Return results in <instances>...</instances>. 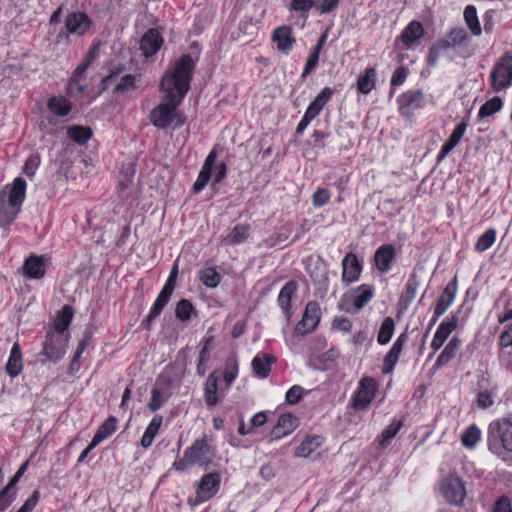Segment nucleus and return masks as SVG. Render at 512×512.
<instances>
[{
    "label": "nucleus",
    "mask_w": 512,
    "mask_h": 512,
    "mask_svg": "<svg viewBox=\"0 0 512 512\" xmlns=\"http://www.w3.org/2000/svg\"><path fill=\"white\" fill-rule=\"evenodd\" d=\"M194 67L193 58L188 54L182 55L163 75L160 89L165 93V98L152 108L148 116L155 128L178 129L185 124L186 117L178 107L190 89Z\"/></svg>",
    "instance_id": "nucleus-1"
},
{
    "label": "nucleus",
    "mask_w": 512,
    "mask_h": 512,
    "mask_svg": "<svg viewBox=\"0 0 512 512\" xmlns=\"http://www.w3.org/2000/svg\"><path fill=\"white\" fill-rule=\"evenodd\" d=\"M216 449L213 445V437L203 434L189 446L183 457L175 461L172 468L177 471H185L188 466L198 465L208 467L214 460Z\"/></svg>",
    "instance_id": "nucleus-2"
},
{
    "label": "nucleus",
    "mask_w": 512,
    "mask_h": 512,
    "mask_svg": "<svg viewBox=\"0 0 512 512\" xmlns=\"http://www.w3.org/2000/svg\"><path fill=\"white\" fill-rule=\"evenodd\" d=\"M26 182L16 178L12 185L5 186L0 191V226L10 225L20 212L25 199Z\"/></svg>",
    "instance_id": "nucleus-3"
},
{
    "label": "nucleus",
    "mask_w": 512,
    "mask_h": 512,
    "mask_svg": "<svg viewBox=\"0 0 512 512\" xmlns=\"http://www.w3.org/2000/svg\"><path fill=\"white\" fill-rule=\"evenodd\" d=\"M489 450L504 458L506 452H512V422L507 418L492 421L488 428Z\"/></svg>",
    "instance_id": "nucleus-4"
},
{
    "label": "nucleus",
    "mask_w": 512,
    "mask_h": 512,
    "mask_svg": "<svg viewBox=\"0 0 512 512\" xmlns=\"http://www.w3.org/2000/svg\"><path fill=\"white\" fill-rule=\"evenodd\" d=\"M512 85V54L502 55L490 74V86L494 92L505 91Z\"/></svg>",
    "instance_id": "nucleus-5"
},
{
    "label": "nucleus",
    "mask_w": 512,
    "mask_h": 512,
    "mask_svg": "<svg viewBox=\"0 0 512 512\" xmlns=\"http://www.w3.org/2000/svg\"><path fill=\"white\" fill-rule=\"evenodd\" d=\"M221 476L219 473L212 472L202 476L197 487L194 499H189L191 506H196L213 498L220 489Z\"/></svg>",
    "instance_id": "nucleus-6"
},
{
    "label": "nucleus",
    "mask_w": 512,
    "mask_h": 512,
    "mask_svg": "<svg viewBox=\"0 0 512 512\" xmlns=\"http://www.w3.org/2000/svg\"><path fill=\"white\" fill-rule=\"evenodd\" d=\"M68 338V333L47 331L42 354L53 362L59 361L66 352Z\"/></svg>",
    "instance_id": "nucleus-7"
},
{
    "label": "nucleus",
    "mask_w": 512,
    "mask_h": 512,
    "mask_svg": "<svg viewBox=\"0 0 512 512\" xmlns=\"http://www.w3.org/2000/svg\"><path fill=\"white\" fill-rule=\"evenodd\" d=\"M378 386L372 377L360 379L358 388L355 391L351 405L356 410H365L375 398Z\"/></svg>",
    "instance_id": "nucleus-8"
},
{
    "label": "nucleus",
    "mask_w": 512,
    "mask_h": 512,
    "mask_svg": "<svg viewBox=\"0 0 512 512\" xmlns=\"http://www.w3.org/2000/svg\"><path fill=\"white\" fill-rule=\"evenodd\" d=\"M441 492L448 502L456 505L462 503L466 496L464 484L456 474H449L443 478Z\"/></svg>",
    "instance_id": "nucleus-9"
},
{
    "label": "nucleus",
    "mask_w": 512,
    "mask_h": 512,
    "mask_svg": "<svg viewBox=\"0 0 512 512\" xmlns=\"http://www.w3.org/2000/svg\"><path fill=\"white\" fill-rule=\"evenodd\" d=\"M99 54V45L94 44L90 47L87 52L83 63L80 64L73 72L72 77L68 84V92L70 94H81L84 91L85 86L80 83L82 76L84 75L87 68L97 58Z\"/></svg>",
    "instance_id": "nucleus-10"
},
{
    "label": "nucleus",
    "mask_w": 512,
    "mask_h": 512,
    "mask_svg": "<svg viewBox=\"0 0 512 512\" xmlns=\"http://www.w3.org/2000/svg\"><path fill=\"white\" fill-rule=\"evenodd\" d=\"M319 307L316 302H309L301 321L296 326V332L305 335L312 332L319 323Z\"/></svg>",
    "instance_id": "nucleus-11"
},
{
    "label": "nucleus",
    "mask_w": 512,
    "mask_h": 512,
    "mask_svg": "<svg viewBox=\"0 0 512 512\" xmlns=\"http://www.w3.org/2000/svg\"><path fill=\"white\" fill-rule=\"evenodd\" d=\"M91 21L83 12H71L65 18V28L69 34L82 36L90 28Z\"/></svg>",
    "instance_id": "nucleus-12"
},
{
    "label": "nucleus",
    "mask_w": 512,
    "mask_h": 512,
    "mask_svg": "<svg viewBox=\"0 0 512 512\" xmlns=\"http://www.w3.org/2000/svg\"><path fill=\"white\" fill-rule=\"evenodd\" d=\"M408 336L405 333H402L398 336L396 341L393 343L391 349L385 355L383 360V368L382 372L384 374L392 373L394 367L402 353L403 346L407 342Z\"/></svg>",
    "instance_id": "nucleus-13"
},
{
    "label": "nucleus",
    "mask_w": 512,
    "mask_h": 512,
    "mask_svg": "<svg viewBox=\"0 0 512 512\" xmlns=\"http://www.w3.org/2000/svg\"><path fill=\"white\" fill-rule=\"evenodd\" d=\"M456 291L457 286L455 282H450L446 285L436 302L434 308V317L432 319L433 324L436 323L437 319L443 315L453 303L456 296Z\"/></svg>",
    "instance_id": "nucleus-14"
},
{
    "label": "nucleus",
    "mask_w": 512,
    "mask_h": 512,
    "mask_svg": "<svg viewBox=\"0 0 512 512\" xmlns=\"http://www.w3.org/2000/svg\"><path fill=\"white\" fill-rule=\"evenodd\" d=\"M395 257L396 249L393 245H381L374 254L376 268L382 273H387L391 269V264Z\"/></svg>",
    "instance_id": "nucleus-15"
},
{
    "label": "nucleus",
    "mask_w": 512,
    "mask_h": 512,
    "mask_svg": "<svg viewBox=\"0 0 512 512\" xmlns=\"http://www.w3.org/2000/svg\"><path fill=\"white\" fill-rule=\"evenodd\" d=\"M424 35V28L418 21H411L401 35L396 39V42L400 41L405 49L411 48L418 40Z\"/></svg>",
    "instance_id": "nucleus-16"
},
{
    "label": "nucleus",
    "mask_w": 512,
    "mask_h": 512,
    "mask_svg": "<svg viewBox=\"0 0 512 512\" xmlns=\"http://www.w3.org/2000/svg\"><path fill=\"white\" fill-rule=\"evenodd\" d=\"M361 273V265L356 255L348 253L342 260V280L346 283L356 281Z\"/></svg>",
    "instance_id": "nucleus-17"
},
{
    "label": "nucleus",
    "mask_w": 512,
    "mask_h": 512,
    "mask_svg": "<svg viewBox=\"0 0 512 512\" xmlns=\"http://www.w3.org/2000/svg\"><path fill=\"white\" fill-rule=\"evenodd\" d=\"M272 41L280 52L288 53L295 43L291 27L281 26L275 29L272 34Z\"/></svg>",
    "instance_id": "nucleus-18"
},
{
    "label": "nucleus",
    "mask_w": 512,
    "mask_h": 512,
    "mask_svg": "<svg viewBox=\"0 0 512 512\" xmlns=\"http://www.w3.org/2000/svg\"><path fill=\"white\" fill-rule=\"evenodd\" d=\"M163 43V39L156 29L148 30L140 41V49L145 57L157 53Z\"/></svg>",
    "instance_id": "nucleus-19"
},
{
    "label": "nucleus",
    "mask_w": 512,
    "mask_h": 512,
    "mask_svg": "<svg viewBox=\"0 0 512 512\" xmlns=\"http://www.w3.org/2000/svg\"><path fill=\"white\" fill-rule=\"evenodd\" d=\"M419 285V276L415 272H412L406 282L405 289L399 298V306L403 310L406 311L415 299Z\"/></svg>",
    "instance_id": "nucleus-20"
},
{
    "label": "nucleus",
    "mask_w": 512,
    "mask_h": 512,
    "mask_svg": "<svg viewBox=\"0 0 512 512\" xmlns=\"http://www.w3.org/2000/svg\"><path fill=\"white\" fill-rule=\"evenodd\" d=\"M467 128V123L462 121L460 122L451 133L450 137L446 141V143L442 146L437 161H442L461 141L465 131Z\"/></svg>",
    "instance_id": "nucleus-21"
},
{
    "label": "nucleus",
    "mask_w": 512,
    "mask_h": 512,
    "mask_svg": "<svg viewBox=\"0 0 512 512\" xmlns=\"http://www.w3.org/2000/svg\"><path fill=\"white\" fill-rule=\"evenodd\" d=\"M172 295V292H169L167 290L162 289L159 293L157 299L155 300L150 313L146 317L145 320L142 322V326L146 329H149L150 324L161 314L164 307L167 305V303L170 300V297Z\"/></svg>",
    "instance_id": "nucleus-22"
},
{
    "label": "nucleus",
    "mask_w": 512,
    "mask_h": 512,
    "mask_svg": "<svg viewBox=\"0 0 512 512\" xmlns=\"http://www.w3.org/2000/svg\"><path fill=\"white\" fill-rule=\"evenodd\" d=\"M298 284L295 280L288 281L280 290L277 302L287 318L290 317L291 299L297 291Z\"/></svg>",
    "instance_id": "nucleus-23"
},
{
    "label": "nucleus",
    "mask_w": 512,
    "mask_h": 512,
    "mask_svg": "<svg viewBox=\"0 0 512 512\" xmlns=\"http://www.w3.org/2000/svg\"><path fill=\"white\" fill-rule=\"evenodd\" d=\"M169 397V392L163 387L161 380L158 379L151 390V399L147 406L151 411L155 412L168 401Z\"/></svg>",
    "instance_id": "nucleus-24"
},
{
    "label": "nucleus",
    "mask_w": 512,
    "mask_h": 512,
    "mask_svg": "<svg viewBox=\"0 0 512 512\" xmlns=\"http://www.w3.org/2000/svg\"><path fill=\"white\" fill-rule=\"evenodd\" d=\"M276 359L270 354H258L252 360V368L257 376L266 378L271 370V365Z\"/></svg>",
    "instance_id": "nucleus-25"
},
{
    "label": "nucleus",
    "mask_w": 512,
    "mask_h": 512,
    "mask_svg": "<svg viewBox=\"0 0 512 512\" xmlns=\"http://www.w3.org/2000/svg\"><path fill=\"white\" fill-rule=\"evenodd\" d=\"M24 273L29 278L39 279L45 275L44 259L39 256H30L23 265Z\"/></svg>",
    "instance_id": "nucleus-26"
},
{
    "label": "nucleus",
    "mask_w": 512,
    "mask_h": 512,
    "mask_svg": "<svg viewBox=\"0 0 512 512\" xmlns=\"http://www.w3.org/2000/svg\"><path fill=\"white\" fill-rule=\"evenodd\" d=\"M73 318V309L72 307L65 305L62 309L57 313L53 326L48 329V331H55L57 333H66L67 328L69 327Z\"/></svg>",
    "instance_id": "nucleus-27"
},
{
    "label": "nucleus",
    "mask_w": 512,
    "mask_h": 512,
    "mask_svg": "<svg viewBox=\"0 0 512 512\" xmlns=\"http://www.w3.org/2000/svg\"><path fill=\"white\" fill-rule=\"evenodd\" d=\"M22 369L23 363L20 346L18 343H15L10 351V356L6 364V372L11 377H16L21 373Z\"/></svg>",
    "instance_id": "nucleus-28"
},
{
    "label": "nucleus",
    "mask_w": 512,
    "mask_h": 512,
    "mask_svg": "<svg viewBox=\"0 0 512 512\" xmlns=\"http://www.w3.org/2000/svg\"><path fill=\"white\" fill-rule=\"evenodd\" d=\"M462 341L458 337H452V339L444 347L443 351L438 356L435 366L441 368L445 366L450 360L455 358L456 352L459 349Z\"/></svg>",
    "instance_id": "nucleus-29"
},
{
    "label": "nucleus",
    "mask_w": 512,
    "mask_h": 512,
    "mask_svg": "<svg viewBox=\"0 0 512 512\" xmlns=\"http://www.w3.org/2000/svg\"><path fill=\"white\" fill-rule=\"evenodd\" d=\"M218 389V376L215 373H211L205 383L204 387V400L207 407L212 408L218 402L217 396Z\"/></svg>",
    "instance_id": "nucleus-30"
},
{
    "label": "nucleus",
    "mask_w": 512,
    "mask_h": 512,
    "mask_svg": "<svg viewBox=\"0 0 512 512\" xmlns=\"http://www.w3.org/2000/svg\"><path fill=\"white\" fill-rule=\"evenodd\" d=\"M248 232V225L238 224L227 236L222 238L221 243L225 246L240 244L248 238Z\"/></svg>",
    "instance_id": "nucleus-31"
},
{
    "label": "nucleus",
    "mask_w": 512,
    "mask_h": 512,
    "mask_svg": "<svg viewBox=\"0 0 512 512\" xmlns=\"http://www.w3.org/2000/svg\"><path fill=\"white\" fill-rule=\"evenodd\" d=\"M162 420L163 419L161 416H154L153 419L151 420V422L149 423V425L147 426V428L141 438V441H140V445L144 449H147L148 447H150L152 445L156 435L159 432L160 426L162 424Z\"/></svg>",
    "instance_id": "nucleus-32"
},
{
    "label": "nucleus",
    "mask_w": 512,
    "mask_h": 512,
    "mask_svg": "<svg viewBox=\"0 0 512 512\" xmlns=\"http://www.w3.org/2000/svg\"><path fill=\"white\" fill-rule=\"evenodd\" d=\"M322 444V438L319 436H308L306 437L299 447L296 449V456L298 457H309L314 451H316Z\"/></svg>",
    "instance_id": "nucleus-33"
},
{
    "label": "nucleus",
    "mask_w": 512,
    "mask_h": 512,
    "mask_svg": "<svg viewBox=\"0 0 512 512\" xmlns=\"http://www.w3.org/2000/svg\"><path fill=\"white\" fill-rule=\"evenodd\" d=\"M295 427L296 418L290 414H283L279 417L273 433L276 437H281L291 433Z\"/></svg>",
    "instance_id": "nucleus-34"
},
{
    "label": "nucleus",
    "mask_w": 512,
    "mask_h": 512,
    "mask_svg": "<svg viewBox=\"0 0 512 512\" xmlns=\"http://www.w3.org/2000/svg\"><path fill=\"white\" fill-rule=\"evenodd\" d=\"M464 20L472 35L480 36L482 33L481 25L477 16L475 6L468 5L464 9Z\"/></svg>",
    "instance_id": "nucleus-35"
},
{
    "label": "nucleus",
    "mask_w": 512,
    "mask_h": 512,
    "mask_svg": "<svg viewBox=\"0 0 512 512\" xmlns=\"http://www.w3.org/2000/svg\"><path fill=\"white\" fill-rule=\"evenodd\" d=\"M117 422L118 420L116 417L109 416L96 431L93 437L95 442H98L100 444L103 440L112 435L116 430Z\"/></svg>",
    "instance_id": "nucleus-36"
},
{
    "label": "nucleus",
    "mask_w": 512,
    "mask_h": 512,
    "mask_svg": "<svg viewBox=\"0 0 512 512\" xmlns=\"http://www.w3.org/2000/svg\"><path fill=\"white\" fill-rule=\"evenodd\" d=\"M376 71L374 68H368L364 75L357 80V89L362 94L370 93L375 87Z\"/></svg>",
    "instance_id": "nucleus-37"
},
{
    "label": "nucleus",
    "mask_w": 512,
    "mask_h": 512,
    "mask_svg": "<svg viewBox=\"0 0 512 512\" xmlns=\"http://www.w3.org/2000/svg\"><path fill=\"white\" fill-rule=\"evenodd\" d=\"M356 310L361 309L373 297V289L370 286L361 285L351 295Z\"/></svg>",
    "instance_id": "nucleus-38"
},
{
    "label": "nucleus",
    "mask_w": 512,
    "mask_h": 512,
    "mask_svg": "<svg viewBox=\"0 0 512 512\" xmlns=\"http://www.w3.org/2000/svg\"><path fill=\"white\" fill-rule=\"evenodd\" d=\"M48 108L58 116H66L71 111V103L64 97H52L48 101Z\"/></svg>",
    "instance_id": "nucleus-39"
},
{
    "label": "nucleus",
    "mask_w": 512,
    "mask_h": 512,
    "mask_svg": "<svg viewBox=\"0 0 512 512\" xmlns=\"http://www.w3.org/2000/svg\"><path fill=\"white\" fill-rule=\"evenodd\" d=\"M199 279L206 287L215 288L220 283L221 275L214 267H207L199 271Z\"/></svg>",
    "instance_id": "nucleus-40"
},
{
    "label": "nucleus",
    "mask_w": 512,
    "mask_h": 512,
    "mask_svg": "<svg viewBox=\"0 0 512 512\" xmlns=\"http://www.w3.org/2000/svg\"><path fill=\"white\" fill-rule=\"evenodd\" d=\"M69 137L77 144L84 145L92 136V131L89 127L71 126L67 131Z\"/></svg>",
    "instance_id": "nucleus-41"
},
{
    "label": "nucleus",
    "mask_w": 512,
    "mask_h": 512,
    "mask_svg": "<svg viewBox=\"0 0 512 512\" xmlns=\"http://www.w3.org/2000/svg\"><path fill=\"white\" fill-rule=\"evenodd\" d=\"M394 330H395L394 320L391 317H386L383 320L380 330L378 332L377 342L380 345L387 344L391 340Z\"/></svg>",
    "instance_id": "nucleus-42"
},
{
    "label": "nucleus",
    "mask_w": 512,
    "mask_h": 512,
    "mask_svg": "<svg viewBox=\"0 0 512 512\" xmlns=\"http://www.w3.org/2000/svg\"><path fill=\"white\" fill-rule=\"evenodd\" d=\"M468 39V34L462 27L452 29L446 39L439 40L449 45V49L457 45H461Z\"/></svg>",
    "instance_id": "nucleus-43"
},
{
    "label": "nucleus",
    "mask_w": 512,
    "mask_h": 512,
    "mask_svg": "<svg viewBox=\"0 0 512 512\" xmlns=\"http://www.w3.org/2000/svg\"><path fill=\"white\" fill-rule=\"evenodd\" d=\"M503 105L502 99L500 97H493L490 100L486 101L479 109L478 116L480 118L488 117L494 115L498 111L501 110Z\"/></svg>",
    "instance_id": "nucleus-44"
},
{
    "label": "nucleus",
    "mask_w": 512,
    "mask_h": 512,
    "mask_svg": "<svg viewBox=\"0 0 512 512\" xmlns=\"http://www.w3.org/2000/svg\"><path fill=\"white\" fill-rule=\"evenodd\" d=\"M480 436H481L480 429L475 425H471L462 434V437H461L462 445L466 448L472 449L475 447L476 443L479 441Z\"/></svg>",
    "instance_id": "nucleus-45"
},
{
    "label": "nucleus",
    "mask_w": 512,
    "mask_h": 512,
    "mask_svg": "<svg viewBox=\"0 0 512 512\" xmlns=\"http://www.w3.org/2000/svg\"><path fill=\"white\" fill-rule=\"evenodd\" d=\"M401 427L402 422L394 420L387 428H385L379 438L380 446L382 448H385L390 443V441L396 436Z\"/></svg>",
    "instance_id": "nucleus-46"
},
{
    "label": "nucleus",
    "mask_w": 512,
    "mask_h": 512,
    "mask_svg": "<svg viewBox=\"0 0 512 512\" xmlns=\"http://www.w3.org/2000/svg\"><path fill=\"white\" fill-rule=\"evenodd\" d=\"M496 231L495 229L486 230L477 240L475 249L478 252H484L489 249L495 242Z\"/></svg>",
    "instance_id": "nucleus-47"
},
{
    "label": "nucleus",
    "mask_w": 512,
    "mask_h": 512,
    "mask_svg": "<svg viewBox=\"0 0 512 512\" xmlns=\"http://www.w3.org/2000/svg\"><path fill=\"white\" fill-rule=\"evenodd\" d=\"M458 319L456 316H451L442 321L436 330V334L447 340L449 335L457 328Z\"/></svg>",
    "instance_id": "nucleus-48"
},
{
    "label": "nucleus",
    "mask_w": 512,
    "mask_h": 512,
    "mask_svg": "<svg viewBox=\"0 0 512 512\" xmlns=\"http://www.w3.org/2000/svg\"><path fill=\"white\" fill-rule=\"evenodd\" d=\"M193 310L194 308L191 302L186 299H182L176 305L175 315L179 320L185 322L190 320Z\"/></svg>",
    "instance_id": "nucleus-49"
},
{
    "label": "nucleus",
    "mask_w": 512,
    "mask_h": 512,
    "mask_svg": "<svg viewBox=\"0 0 512 512\" xmlns=\"http://www.w3.org/2000/svg\"><path fill=\"white\" fill-rule=\"evenodd\" d=\"M407 106L412 109H418L422 107L425 101V95L422 91L409 92L404 95Z\"/></svg>",
    "instance_id": "nucleus-50"
},
{
    "label": "nucleus",
    "mask_w": 512,
    "mask_h": 512,
    "mask_svg": "<svg viewBox=\"0 0 512 512\" xmlns=\"http://www.w3.org/2000/svg\"><path fill=\"white\" fill-rule=\"evenodd\" d=\"M16 499V492L10 486H5L0 491V512L5 511Z\"/></svg>",
    "instance_id": "nucleus-51"
},
{
    "label": "nucleus",
    "mask_w": 512,
    "mask_h": 512,
    "mask_svg": "<svg viewBox=\"0 0 512 512\" xmlns=\"http://www.w3.org/2000/svg\"><path fill=\"white\" fill-rule=\"evenodd\" d=\"M445 50H449V45L446 44L445 42H440L438 41L437 43H435L429 50V54H428V63L431 65V66H435L438 62V59H439V56H440V53L442 51H445Z\"/></svg>",
    "instance_id": "nucleus-52"
},
{
    "label": "nucleus",
    "mask_w": 512,
    "mask_h": 512,
    "mask_svg": "<svg viewBox=\"0 0 512 512\" xmlns=\"http://www.w3.org/2000/svg\"><path fill=\"white\" fill-rule=\"evenodd\" d=\"M331 198V193L325 188L317 189L312 195V203L314 207H322L326 205Z\"/></svg>",
    "instance_id": "nucleus-53"
},
{
    "label": "nucleus",
    "mask_w": 512,
    "mask_h": 512,
    "mask_svg": "<svg viewBox=\"0 0 512 512\" xmlns=\"http://www.w3.org/2000/svg\"><path fill=\"white\" fill-rule=\"evenodd\" d=\"M238 374V364L235 359H230L226 363V368L224 370V380L227 386H230L232 382L235 380Z\"/></svg>",
    "instance_id": "nucleus-54"
},
{
    "label": "nucleus",
    "mask_w": 512,
    "mask_h": 512,
    "mask_svg": "<svg viewBox=\"0 0 512 512\" xmlns=\"http://www.w3.org/2000/svg\"><path fill=\"white\" fill-rule=\"evenodd\" d=\"M211 173L212 171L201 168L197 180L193 185V190L195 193H199L204 189L211 178Z\"/></svg>",
    "instance_id": "nucleus-55"
},
{
    "label": "nucleus",
    "mask_w": 512,
    "mask_h": 512,
    "mask_svg": "<svg viewBox=\"0 0 512 512\" xmlns=\"http://www.w3.org/2000/svg\"><path fill=\"white\" fill-rule=\"evenodd\" d=\"M316 0H292L290 10L307 14Z\"/></svg>",
    "instance_id": "nucleus-56"
},
{
    "label": "nucleus",
    "mask_w": 512,
    "mask_h": 512,
    "mask_svg": "<svg viewBox=\"0 0 512 512\" xmlns=\"http://www.w3.org/2000/svg\"><path fill=\"white\" fill-rule=\"evenodd\" d=\"M135 76L133 75H125L121 78L120 82L117 84L115 91L116 92H127L135 88Z\"/></svg>",
    "instance_id": "nucleus-57"
},
{
    "label": "nucleus",
    "mask_w": 512,
    "mask_h": 512,
    "mask_svg": "<svg viewBox=\"0 0 512 512\" xmlns=\"http://www.w3.org/2000/svg\"><path fill=\"white\" fill-rule=\"evenodd\" d=\"M304 389L299 385L292 386L286 393V402L288 404L298 403L303 396Z\"/></svg>",
    "instance_id": "nucleus-58"
},
{
    "label": "nucleus",
    "mask_w": 512,
    "mask_h": 512,
    "mask_svg": "<svg viewBox=\"0 0 512 512\" xmlns=\"http://www.w3.org/2000/svg\"><path fill=\"white\" fill-rule=\"evenodd\" d=\"M333 95V90L329 87L324 88L313 100L315 106L319 107L320 110H323L324 106L330 101Z\"/></svg>",
    "instance_id": "nucleus-59"
},
{
    "label": "nucleus",
    "mask_w": 512,
    "mask_h": 512,
    "mask_svg": "<svg viewBox=\"0 0 512 512\" xmlns=\"http://www.w3.org/2000/svg\"><path fill=\"white\" fill-rule=\"evenodd\" d=\"M40 499V492L34 490L32 495L24 502L17 512H32Z\"/></svg>",
    "instance_id": "nucleus-60"
},
{
    "label": "nucleus",
    "mask_w": 512,
    "mask_h": 512,
    "mask_svg": "<svg viewBox=\"0 0 512 512\" xmlns=\"http://www.w3.org/2000/svg\"><path fill=\"white\" fill-rule=\"evenodd\" d=\"M319 60V52L313 50L307 59V62L305 64V67L302 72V78H305L308 74H310L314 68L317 66Z\"/></svg>",
    "instance_id": "nucleus-61"
},
{
    "label": "nucleus",
    "mask_w": 512,
    "mask_h": 512,
    "mask_svg": "<svg viewBox=\"0 0 512 512\" xmlns=\"http://www.w3.org/2000/svg\"><path fill=\"white\" fill-rule=\"evenodd\" d=\"M499 344L501 349L512 348V324L500 335Z\"/></svg>",
    "instance_id": "nucleus-62"
},
{
    "label": "nucleus",
    "mask_w": 512,
    "mask_h": 512,
    "mask_svg": "<svg viewBox=\"0 0 512 512\" xmlns=\"http://www.w3.org/2000/svg\"><path fill=\"white\" fill-rule=\"evenodd\" d=\"M406 76H407V73H406V69L404 67H399L397 68L393 74H392V77H391V84L393 86H399L401 85L405 79H406Z\"/></svg>",
    "instance_id": "nucleus-63"
},
{
    "label": "nucleus",
    "mask_w": 512,
    "mask_h": 512,
    "mask_svg": "<svg viewBox=\"0 0 512 512\" xmlns=\"http://www.w3.org/2000/svg\"><path fill=\"white\" fill-rule=\"evenodd\" d=\"M494 512H512L511 502L508 497H501L495 505Z\"/></svg>",
    "instance_id": "nucleus-64"
}]
</instances>
